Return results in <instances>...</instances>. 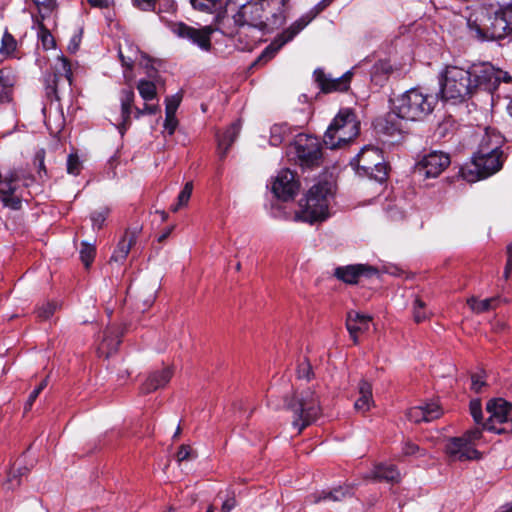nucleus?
<instances>
[{
    "label": "nucleus",
    "mask_w": 512,
    "mask_h": 512,
    "mask_svg": "<svg viewBox=\"0 0 512 512\" xmlns=\"http://www.w3.org/2000/svg\"><path fill=\"white\" fill-rule=\"evenodd\" d=\"M504 142L502 135L492 128H486L480 140L477 151L479 153H502L501 146Z\"/></svg>",
    "instance_id": "25"
},
{
    "label": "nucleus",
    "mask_w": 512,
    "mask_h": 512,
    "mask_svg": "<svg viewBox=\"0 0 512 512\" xmlns=\"http://www.w3.org/2000/svg\"><path fill=\"white\" fill-rule=\"evenodd\" d=\"M56 308H57L56 304L52 303V302L43 304L38 309V316L44 320L49 319L55 312Z\"/></svg>",
    "instance_id": "51"
},
{
    "label": "nucleus",
    "mask_w": 512,
    "mask_h": 512,
    "mask_svg": "<svg viewBox=\"0 0 512 512\" xmlns=\"http://www.w3.org/2000/svg\"><path fill=\"white\" fill-rule=\"evenodd\" d=\"M285 406L293 412L292 424L298 432L314 422L321 414L319 396L312 388L303 389L292 398H285Z\"/></svg>",
    "instance_id": "5"
},
{
    "label": "nucleus",
    "mask_w": 512,
    "mask_h": 512,
    "mask_svg": "<svg viewBox=\"0 0 512 512\" xmlns=\"http://www.w3.org/2000/svg\"><path fill=\"white\" fill-rule=\"evenodd\" d=\"M295 153L302 166L318 164L321 158V148L317 138L299 135L294 143Z\"/></svg>",
    "instance_id": "13"
},
{
    "label": "nucleus",
    "mask_w": 512,
    "mask_h": 512,
    "mask_svg": "<svg viewBox=\"0 0 512 512\" xmlns=\"http://www.w3.org/2000/svg\"><path fill=\"white\" fill-rule=\"evenodd\" d=\"M44 150H40L35 155V161L38 162L39 168L44 169Z\"/></svg>",
    "instance_id": "63"
},
{
    "label": "nucleus",
    "mask_w": 512,
    "mask_h": 512,
    "mask_svg": "<svg viewBox=\"0 0 512 512\" xmlns=\"http://www.w3.org/2000/svg\"><path fill=\"white\" fill-rule=\"evenodd\" d=\"M287 0H253L241 6L233 16L236 25L272 30L284 21Z\"/></svg>",
    "instance_id": "3"
},
{
    "label": "nucleus",
    "mask_w": 512,
    "mask_h": 512,
    "mask_svg": "<svg viewBox=\"0 0 512 512\" xmlns=\"http://www.w3.org/2000/svg\"><path fill=\"white\" fill-rule=\"evenodd\" d=\"M96 253L95 246L87 242L82 243L80 249V258L86 268H88L94 260Z\"/></svg>",
    "instance_id": "43"
},
{
    "label": "nucleus",
    "mask_w": 512,
    "mask_h": 512,
    "mask_svg": "<svg viewBox=\"0 0 512 512\" xmlns=\"http://www.w3.org/2000/svg\"><path fill=\"white\" fill-rule=\"evenodd\" d=\"M484 385V382L481 380L480 376L473 375L472 376V389L476 392H479Z\"/></svg>",
    "instance_id": "60"
},
{
    "label": "nucleus",
    "mask_w": 512,
    "mask_h": 512,
    "mask_svg": "<svg viewBox=\"0 0 512 512\" xmlns=\"http://www.w3.org/2000/svg\"><path fill=\"white\" fill-rule=\"evenodd\" d=\"M483 433L479 428L467 431L461 437H451L448 439L447 446L451 448H466L467 446L483 445L481 441Z\"/></svg>",
    "instance_id": "29"
},
{
    "label": "nucleus",
    "mask_w": 512,
    "mask_h": 512,
    "mask_svg": "<svg viewBox=\"0 0 512 512\" xmlns=\"http://www.w3.org/2000/svg\"><path fill=\"white\" fill-rule=\"evenodd\" d=\"M47 94H54L57 97L58 88L66 84L68 87L72 84V71L69 61L58 56L52 66V75L45 79Z\"/></svg>",
    "instance_id": "14"
},
{
    "label": "nucleus",
    "mask_w": 512,
    "mask_h": 512,
    "mask_svg": "<svg viewBox=\"0 0 512 512\" xmlns=\"http://www.w3.org/2000/svg\"><path fill=\"white\" fill-rule=\"evenodd\" d=\"M298 190L299 183L295 179V174L288 169L281 170L272 184L275 196L284 201L292 199Z\"/></svg>",
    "instance_id": "17"
},
{
    "label": "nucleus",
    "mask_w": 512,
    "mask_h": 512,
    "mask_svg": "<svg viewBox=\"0 0 512 512\" xmlns=\"http://www.w3.org/2000/svg\"><path fill=\"white\" fill-rule=\"evenodd\" d=\"M371 319L369 315L360 314L359 312L351 311L348 313L346 327L354 343L358 342V333L368 330Z\"/></svg>",
    "instance_id": "26"
},
{
    "label": "nucleus",
    "mask_w": 512,
    "mask_h": 512,
    "mask_svg": "<svg viewBox=\"0 0 512 512\" xmlns=\"http://www.w3.org/2000/svg\"><path fill=\"white\" fill-rule=\"evenodd\" d=\"M310 19L300 18L295 21L287 30L278 36L258 57V62H267L280 50L287 42L291 41L302 29H304Z\"/></svg>",
    "instance_id": "16"
},
{
    "label": "nucleus",
    "mask_w": 512,
    "mask_h": 512,
    "mask_svg": "<svg viewBox=\"0 0 512 512\" xmlns=\"http://www.w3.org/2000/svg\"><path fill=\"white\" fill-rule=\"evenodd\" d=\"M368 477L379 481L398 483L401 474L394 464L385 462L376 464Z\"/></svg>",
    "instance_id": "27"
},
{
    "label": "nucleus",
    "mask_w": 512,
    "mask_h": 512,
    "mask_svg": "<svg viewBox=\"0 0 512 512\" xmlns=\"http://www.w3.org/2000/svg\"><path fill=\"white\" fill-rule=\"evenodd\" d=\"M87 2L91 6L98 8H106L109 5V0H87Z\"/></svg>",
    "instance_id": "61"
},
{
    "label": "nucleus",
    "mask_w": 512,
    "mask_h": 512,
    "mask_svg": "<svg viewBox=\"0 0 512 512\" xmlns=\"http://www.w3.org/2000/svg\"><path fill=\"white\" fill-rule=\"evenodd\" d=\"M314 74L321 90L326 93L332 91H346L349 88L353 75L351 71H347L341 77L331 78L321 70H316Z\"/></svg>",
    "instance_id": "19"
},
{
    "label": "nucleus",
    "mask_w": 512,
    "mask_h": 512,
    "mask_svg": "<svg viewBox=\"0 0 512 512\" xmlns=\"http://www.w3.org/2000/svg\"><path fill=\"white\" fill-rule=\"evenodd\" d=\"M449 461L478 460L483 457L480 450H447Z\"/></svg>",
    "instance_id": "35"
},
{
    "label": "nucleus",
    "mask_w": 512,
    "mask_h": 512,
    "mask_svg": "<svg viewBox=\"0 0 512 512\" xmlns=\"http://www.w3.org/2000/svg\"><path fill=\"white\" fill-rule=\"evenodd\" d=\"M391 71V65L386 62H380L374 67L373 79L376 80L379 73L388 74Z\"/></svg>",
    "instance_id": "57"
},
{
    "label": "nucleus",
    "mask_w": 512,
    "mask_h": 512,
    "mask_svg": "<svg viewBox=\"0 0 512 512\" xmlns=\"http://www.w3.org/2000/svg\"><path fill=\"white\" fill-rule=\"evenodd\" d=\"M359 125L351 109H341L324 134L325 146L336 149L346 145L358 135Z\"/></svg>",
    "instance_id": "6"
},
{
    "label": "nucleus",
    "mask_w": 512,
    "mask_h": 512,
    "mask_svg": "<svg viewBox=\"0 0 512 512\" xmlns=\"http://www.w3.org/2000/svg\"><path fill=\"white\" fill-rule=\"evenodd\" d=\"M178 125V121L175 115L166 114L164 129L168 132L169 135H172L176 130Z\"/></svg>",
    "instance_id": "54"
},
{
    "label": "nucleus",
    "mask_w": 512,
    "mask_h": 512,
    "mask_svg": "<svg viewBox=\"0 0 512 512\" xmlns=\"http://www.w3.org/2000/svg\"><path fill=\"white\" fill-rule=\"evenodd\" d=\"M512 272V257L507 258V262L504 268L503 277L505 280H508L510 277V274Z\"/></svg>",
    "instance_id": "62"
},
{
    "label": "nucleus",
    "mask_w": 512,
    "mask_h": 512,
    "mask_svg": "<svg viewBox=\"0 0 512 512\" xmlns=\"http://www.w3.org/2000/svg\"><path fill=\"white\" fill-rule=\"evenodd\" d=\"M442 414L441 407L437 403L431 402L410 408L406 413V417L410 422L419 424L422 422H432L440 418Z\"/></svg>",
    "instance_id": "18"
},
{
    "label": "nucleus",
    "mask_w": 512,
    "mask_h": 512,
    "mask_svg": "<svg viewBox=\"0 0 512 512\" xmlns=\"http://www.w3.org/2000/svg\"><path fill=\"white\" fill-rule=\"evenodd\" d=\"M181 100H182V96L180 94H175V95L167 97L165 100L166 114L175 115V113L180 105Z\"/></svg>",
    "instance_id": "47"
},
{
    "label": "nucleus",
    "mask_w": 512,
    "mask_h": 512,
    "mask_svg": "<svg viewBox=\"0 0 512 512\" xmlns=\"http://www.w3.org/2000/svg\"><path fill=\"white\" fill-rule=\"evenodd\" d=\"M413 317L417 323L430 317V313L426 310V304L419 298H416L413 303Z\"/></svg>",
    "instance_id": "41"
},
{
    "label": "nucleus",
    "mask_w": 512,
    "mask_h": 512,
    "mask_svg": "<svg viewBox=\"0 0 512 512\" xmlns=\"http://www.w3.org/2000/svg\"><path fill=\"white\" fill-rule=\"evenodd\" d=\"M48 385V379L45 378L44 380H42L40 382V384L31 392V394L29 395L28 397V400L25 404V411H28L31 409L34 401L37 399V397L39 396V394L42 392L43 389L46 388V386Z\"/></svg>",
    "instance_id": "48"
},
{
    "label": "nucleus",
    "mask_w": 512,
    "mask_h": 512,
    "mask_svg": "<svg viewBox=\"0 0 512 512\" xmlns=\"http://www.w3.org/2000/svg\"><path fill=\"white\" fill-rule=\"evenodd\" d=\"M193 191V183L191 181L187 182L183 189L180 191L177 197V203L171 206L172 212H177L180 208L187 206Z\"/></svg>",
    "instance_id": "39"
},
{
    "label": "nucleus",
    "mask_w": 512,
    "mask_h": 512,
    "mask_svg": "<svg viewBox=\"0 0 512 512\" xmlns=\"http://www.w3.org/2000/svg\"><path fill=\"white\" fill-rule=\"evenodd\" d=\"M157 287L153 285L149 288H143L138 292V299L143 302L144 306H151L156 298Z\"/></svg>",
    "instance_id": "44"
},
{
    "label": "nucleus",
    "mask_w": 512,
    "mask_h": 512,
    "mask_svg": "<svg viewBox=\"0 0 512 512\" xmlns=\"http://www.w3.org/2000/svg\"><path fill=\"white\" fill-rule=\"evenodd\" d=\"M351 165L359 175L368 176L378 182L386 179L387 168L384 164L382 151L374 146H365L351 160Z\"/></svg>",
    "instance_id": "9"
},
{
    "label": "nucleus",
    "mask_w": 512,
    "mask_h": 512,
    "mask_svg": "<svg viewBox=\"0 0 512 512\" xmlns=\"http://www.w3.org/2000/svg\"><path fill=\"white\" fill-rule=\"evenodd\" d=\"M156 0H133L134 6L137 8L148 11L154 8Z\"/></svg>",
    "instance_id": "58"
},
{
    "label": "nucleus",
    "mask_w": 512,
    "mask_h": 512,
    "mask_svg": "<svg viewBox=\"0 0 512 512\" xmlns=\"http://www.w3.org/2000/svg\"><path fill=\"white\" fill-rule=\"evenodd\" d=\"M470 413L474 419V421L479 424L482 420V408L481 402L479 400H472L470 402Z\"/></svg>",
    "instance_id": "52"
},
{
    "label": "nucleus",
    "mask_w": 512,
    "mask_h": 512,
    "mask_svg": "<svg viewBox=\"0 0 512 512\" xmlns=\"http://www.w3.org/2000/svg\"><path fill=\"white\" fill-rule=\"evenodd\" d=\"M490 67L473 64L465 69L459 66H447L440 76V96L444 101L460 103L470 98L477 89L482 88V78L493 72Z\"/></svg>",
    "instance_id": "2"
},
{
    "label": "nucleus",
    "mask_w": 512,
    "mask_h": 512,
    "mask_svg": "<svg viewBox=\"0 0 512 512\" xmlns=\"http://www.w3.org/2000/svg\"><path fill=\"white\" fill-rule=\"evenodd\" d=\"M289 134L287 124H275L271 127L270 143L273 146L280 145Z\"/></svg>",
    "instance_id": "38"
},
{
    "label": "nucleus",
    "mask_w": 512,
    "mask_h": 512,
    "mask_svg": "<svg viewBox=\"0 0 512 512\" xmlns=\"http://www.w3.org/2000/svg\"><path fill=\"white\" fill-rule=\"evenodd\" d=\"M109 214L108 208H100L91 213V221L94 229H101L107 216Z\"/></svg>",
    "instance_id": "45"
},
{
    "label": "nucleus",
    "mask_w": 512,
    "mask_h": 512,
    "mask_svg": "<svg viewBox=\"0 0 512 512\" xmlns=\"http://www.w3.org/2000/svg\"><path fill=\"white\" fill-rule=\"evenodd\" d=\"M119 56H120L121 61H122V64H123L124 66H127V67H129V68H131V67H132V64H133V62H134V59H132L131 57H125V56L122 54V51H121V50L119 51Z\"/></svg>",
    "instance_id": "64"
},
{
    "label": "nucleus",
    "mask_w": 512,
    "mask_h": 512,
    "mask_svg": "<svg viewBox=\"0 0 512 512\" xmlns=\"http://www.w3.org/2000/svg\"><path fill=\"white\" fill-rule=\"evenodd\" d=\"M137 89L139 91L140 96L145 101H150L156 98V86L153 82L147 80H140L137 84Z\"/></svg>",
    "instance_id": "40"
},
{
    "label": "nucleus",
    "mask_w": 512,
    "mask_h": 512,
    "mask_svg": "<svg viewBox=\"0 0 512 512\" xmlns=\"http://www.w3.org/2000/svg\"><path fill=\"white\" fill-rule=\"evenodd\" d=\"M17 46V42L14 37L7 31L3 34L0 46V54L9 56L11 55Z\"/></svg>",
    "instance_id": "42"
},
{
    "label": "nucleus",
    "mask_w": 512,
    "mask_h": 512,
    "mask_svg": "<svg viewBox=\"0 0 512 512\" xmlns=\"http://www.w3.org/2000/svg\"><path fill=\"white\" fill-rule=\"evenodd\" d=\"M498 12L504 18V20H506L507 24H509L512 34V4L500 7Z\"/></svg>",
    "instance_id": "56"
},
{
    "label": "nucleus",
    "mask_w": 512,
    "mask_h": 512,
    "mask_svg": "<svg viewBox=\"0 0 512 512\" xmlns=\"http://www.w3.org/2000/svg\"><path fill=\"white\" fill-rule=\"evenodd\" d=\"M172 370L165 367L161 370L151 373L141 387L143 394H149L157 389L165 387L172 377Z\"/></svg>",
    "instance_id": "24"
},
{
    "label": "nucleus",
    "mask_w": 512,
    "mask_h": 512,
    "mask_svg": "<svg viewBox=\"0 0 512 512\" xmlns=\"http://www.w3.org/2000/svg\"><path fill=\"white\" fill-rule=\"evenodd\" d=\"M237 505V501L234 496L227 498L221 507V512H231Z\"/></svg>",
    "instance_id": "59"
},
{
    "label": "nucleus",
    "mask_w": 512,
    "mask_h": 512,
    "mask_svg": "<svg viewBox=\"0 0 512 512\" xmlns=\"http://www.w3.org/2000/svg\"><path fill=\"white\" fill-rule=\"evenodd\" d=\"M82 169V164L77 155H69L67 159V172L71 175H78Z\"/></svg>",
    "instance_id": "49"
},
{
    "label": "nucleus",
    "mask_w": 512,
    "mask_h": 512,
    "mask_svg": "<svg viewBox=\"0 0 512 512\" xmlns=\"http://www.w3.org/2000/svg\"><path fill=\"white\" fill-rule=\"evenodd\" d=\"M160 111L159 105H153V104H145L142 109L136 108L135 109V117L140 118L141 116L145 114L154 115Z\"/></svg>",
    "instance_id": "53"
},
{
    "label": "nucleus",
    "mask_w": 512,
    "mask_h": 512,
    "mask_svg": "<svg viewBox=\"0 0 512 512\" xmlns=\"http://www.w3.org/2000/svg\"><path fill=\"white\" fill-rule=\"evenodd\" d=\"M497 301V298L478 300L474 297H471L467 300V304L470 307V309L475 313H483L494 308Z\"/></svg>",
    "instance_id": "37"
},
{
    "label": "nucleus",
    "mask_w": 512,
    "mask_h": 512,
    "mask_svg": "<svg viewBox=\"0 0 512 512\" xmlns=\"http://www.w3.org/2000/svg\"><path fill=\"white\" fill-rule=\"evenodd\" d=\"M332 196V185L329 182L314 184L300 200L299 210L295 212L294 220L310 224L326 220L329 217Z\"/></svg>",
    "instance_id": "4"
},
{
    "label": "nucleus",
    "mask_w": 512,
    "mask_h": 512,
    "mask_svg": "<svg viewBox=\"0 0 512 512\" xmlns=\"http://www.w3.org/2000/svg\"><path fill=\"white\" fill-rule=\"evenodd\" d=\"M120 344V336L116 329H109L105 332L104 339L99 346V353L108 358L114 353Z\"/></svg>",
    "instance_id": "32"
},
{
    "label": "nucleus",
    "mask_w": 512,
    "mask_h": 512,
    "mask_svg": "<svg viewBox=\"0 0 512 512\" xmlns=\"http://www.w3.org/2000/svg\"><path fill=\"white\" fill-rule=\"evenodd\" d=\"M297 376L299 379L310 380L313 376L312 367L309 361L303 360L297 368Z\"/></svg>",
    "instance_id": "50"
},
{
    "label": "nucleus",
    "mask_w": 512,
    "mask_h": 512,
    "mask_svg": "<svg viewBox=\"0 0 512 512\" xmlns=\"http://www.w3.org/2000/svg\"><path fill=\"white\" fill-rule=\"evenodd\" d=\"M359 397L354 403L357 412L366 413L374 405L372 385L366 380H361L358 384Z\"/></svg>",
    "instance_id": "28"
},
{
    "label": "nucleus",
    "mask_w": 512,
    "mask_h": 512,
    "mask_svg": "<svg viewBox=\"0 0 512 512\" xmlns=\"http://www.w3.org/2000/svg\"><path fill=\"white\" fill-rule=\"evenodd\" d=\"M34 10L31 11L33 21L47 20L53 26H56L58 13L57 0H31Z\"/></svg>",
    "instance_id": "20"
},
{
    "label": "nucleus",
    "mask_w": 512,
    "mask_h": 512,
    "mask_svg": "<svg viewBox=\"0 0 512 512\" xmlns=\"http://www.w3.org/2000/svg\"><path fill=\"white\" fill-rule=\"evenodd\" d=\"M376 270L370 266L365 265H349L346 267H338L335 270V276L349 284L357 283L358 279L362 275H372L375 274Z\"/></svg>",
    "instance_id": "23"
},
{
    "label": "nucleus",
    "mask_w": 512,
    "mask_h": 512,
    "mask_svg": "<svg viewBox=\"0 0 512 512\" xmlns=\"http://www.w3.org/2000/svg\"><path fill=\"white\" fill-rule=\"evenodd\" d=\"M480 65L490 67L493 70V73L490 76L482 78V86L484 90L492 92L497 88L501 81L506 83L512 81V77L507 72L496 69L489 63H480Z\"/></svg>",
    "instance_id": "30"
},
{
    "label": "nucleus",
    "mask_w": 512,
    "mask_h": 512,
    "mask_svg": "<svg viewBox=\"0 0 512 512\" xmlns=\"http://www.w3.org/2000/svg\"><path fill=\"white\" fill-rule=\"evenodd\" d=\"M172 31L177 36L188 39L193 44H196L202 50L208 51L211 47L210 36L214 31L211 26L197 29L184 23H176L172 26Z\"/></svg>",
    "instance_id": "15"
},
{
    "label": "nucleus",
    "mask_w": 512,
    "mask_h": 512,
    "mask_svg": "<svg viewBox=\"0 0 512 512\" xmlns=\"http://www.w3.org/2000/svg\"><path fill=\"white\" fill-rule=\"evenodd\" d=\"M15 82L16 76L12 70L7 68L0 70V102L10 99Z\"/></svg>",
    "instance_id": "33"
},
{
    "label": "nucleus",
    "mask_w": 512,
    "mask_h": 512,
    "mask_svg": "<svg viewBox=\"0 0 512 512\" xmlns=\"http://www.w3.org/2000/svg\"><path fill=\"white\" fill-rule=\"evenodd\" d=\"M241 129L239 121L232 123L229 128L218 137V148L220 150L221 157H224L228 152L230 146L236 140Z\"/></svg>",
    "instance_id": "31"
},
{
    "label": "nucleus",
    "mask_w": 512,
    "mask_h": 512,
    "mask_svg": "<svg viewBox=\"0 0 512 512\" xmlns=\"http://www.w3.org/2000/svg\"><path fill=\"white\" fill-rule=\"evenodd\" d=\"M484 16L483 9H479L464 17L469 34L478 40L487 38L501 39L507 34H511V28L506 20L500 15L498 10L494 12L493 17H489V25L481 23V17Z\"/></svg>",
    "instance_id": "8"
},
{
    "label": "nucleus",
    "mask_w": 512,
    "mask_h": 512,
    "mask_svg": "<svg viewBox=\"0 0 512 512\" xmlns=\"http://www.w3.org/2000/svg\"><path fill=\"white\" fill-rule=\"evenodd\" d=\"M120 102H121V113H120V116L117 117L113 121V124L119 130L120 134L123 136L131 124V121H130L131 107L134 102L133 90L132 89L122 90Z\"/></svg>",
    "instance_id": "21"
},
{
    "label": "nucleus",
    "mask_w": 512,
    "mask_h": 512,
    "mask_svg": "<svg viewBox=\"0 0 512 512\" xmlns=\"http://www.w3.org/2000/svg\"><path fill=\"white\" fill-rule=\"evenodd\" d=\"M195 9L204 12H213L219 5V0H190Z\"/></svg>",
    "instance_id": "46"
},
{
    "label": "nucleus",
    "mask_w": 512,
    "mask_h": 512,
    "mask_svg": "<svg viewBox=\"0 0 512 512\" xmlns=\"http://www.w3.org/2000/svg\"><path fill=\"white\" fill-rule=\"evenodd\" d=\"M34 22V28L37 29V36L40 39L43 47L45 49H51L55 45L54 38L50 32L51 28H54L51 23H49L47 20H39V21H33Z\"/></svg>",
    "instance_id": "34"
},
{
    "label": "nucleus",
    "mask_w": 512,
    "mask_h": 512,
    "mask_svg": "<svg viewBox=\"0 0 512 512\" xmlns=\"http://www.w3.org/2000/svg\"><path fill=\"white\" fill-rule=\"evenodd\" d=\"M140 231L141 228L139 227L125 231L111 256V261L122 263L127 258L131 248L137 242Z\"/></svg>",
    "instance_id": "22"
},
{
    "label": "nucleus",
    "mask_w": 512,
    "mask_h": 512,
    "mask_svg": "<svg viewBox=\"0 0 512 512\" xmlns=\"http://www.w3.org/2000/svg\"><path fill=\"white\" fill-rule=\"evenodd\" d=\"M511 404L504 399L489 400L486 410L489 418L483 424L485 430L496 434L506 433L512 430V421H510Z\"/></svg>",
    "instance_id": "11"
},
{
    "label": "nucleus",
    "mask_w": 512,
    "mask_h": 512,
    "mask_svg": "<svg viewBox=\"0 0 512 512\" xmlns=\"http://www.w3.org/2000/svg\"><path fill=\"white\" fill-rule=\"evenodd\" d=\"M435 98L419 89H410L393 100V106L377 126L386 134L403 133L407 123L425 119L435 107Z\"/></svg>",
    "instance_id": "1"
},
{
    "label": "nucleus",
    "mask_w": 512,
    "mask_h": 512,
    "mask_svg": "<svg viewBox=\"0 0 512 512\" xmlns=\"http://www.w3.org/2000/svg\"><path fill=\"white\" fill-rule=\"evenodd\" d=\"M33 178L23 169H13L0 173V199L5 207L13 210L21 208L23 187H28Z\"/></svg>",
    "instance_id": "7"
},
{
    "label": "nucleus",
    "mask_w": 512,
    "mask_h": 512,
    "mask_svg": "<svg viewBox=\"0 0 512 512\" xmlns=\"http://www.w3.org/2000/svg\"><path fill=\"white\" fill-rule=\"evenodd\" d=\"M502 153H479L476 151L470 166L461 169V175L467 182L473 183L487 178L502 167Z\"/></svg>",
    "instance_id": "10"
},
{
    "label": "nucleus",
    "mask_w": 512,
    "mask_h": 512,
    "mask_svg": "<svg viewBox=\"0 0 512 512\" xmlns=\"http://www.w3.org/2000/svg\"><path fill=\"white\" fill-rule=\"evenodd\" d=\"M196 457V450H178L176 453V460L178 463H181L186 460L195 459Z\"/></svg>",
    "instance_id": "55"
},
{
    "label": "nucleus",
    "mask_w": 512,
    "mask_h": 512,
    "mask_svg": "<svg viewBox=\"0 0 512 512\" xmlns=\"http://www.w3.org/2000/svg\"><path fill=\"white\" fill-rule=\"evenodd\" d=\"M450 164L448 154L433 151L425 155L415 166V173L424 179L438 177Z\"/></svg>",
    "instance_id": "12"
},
{
    "label": "nucleus",
    "mask_w": 512,
    "mask_h": 512,
    "mask_svg": "<svg viewBox=\"0 0 512 512\" xmlns=\"http://www.w3.org/2000/svg\"><path fill=\"white\" fill-rule=\"evenodd\" d=\"M350 493V488L338 487L329 492L322 491L321 493L314 495V503H318L321 500H332L340 501Z\"/></svg>",
    "instance_id": "36"
}]
</instances>
